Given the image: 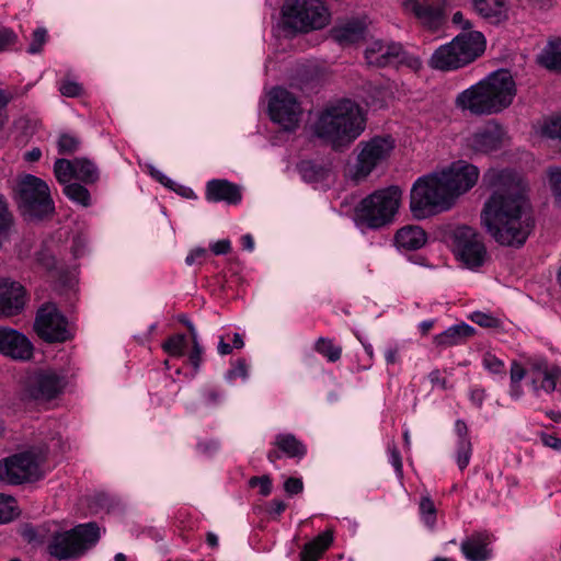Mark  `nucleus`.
Wrapping results in <instances>:
<instances>
[{"instance_id": "f257e3e1", "label": "nucleus", "mask_w": 561, "mask_h": 561, "mask_svg": "<svg viewBox=\"0 0 561 561\" xmlns=\"http://www.w3.org/2000/svg\"><path fill=\"white\" fill-rule=\"evenodd\" d=\"M483 182L491 191L482 209V221L499 245H523L531 229L529 219H522L528 206L527 183L511 169H490Z\"/></svg>"}, {"instance_id": "f03ea898", "label": "nucleus", "mask_w": 561, "mask_h": 561, "mask_svg": "<svg viewBox=\"0 0 561 561\" xmlns=\"http://www.w3.org/2000/svg\"><path fill=\"white\" fill-rule=\"evenodd\" d=\"M516 95L515 81L507 70H497L459 92L455 107L471 116H489L506 110Z\"/></svg>"}, {"instance_id": "7ed1b4c3", "label": "nucleus", "mask_w": 561, "mask_h": 561, "mask_svg": "<svg viewBox=\"0 0 561 561\" xmlns=\"http://www.w3.org/2000/svg\"><path fill=\"white\" fill-rule=\"evenodd\" d=\"M366 118L359 105L348 99L329 103L318 115L313 125L317 137L333 149L352 144L365 130Z\"/></svg>"}, {"instance_id": "20e7f679", "label": "nucleus", "mask_w": 561, "mask_h": 561, "mask_svg": "<svg viewBox=\"0 0 561 561\" xmlns=\"http://www.w3.org/2000/svg\"><path fill=\"white\" fill-rule=\"evenodd\" d=\"M454 205L438 171L419 178L413 184L410 209L416 218L449 210Z\"/></svg>"}, {"instance_id": "39448f33", "label": "nucleus", "mask_w": 561, "mask_h": 561, "mask_svg": "<svg viewBox=\"0 0 561 561\" xmlns=\"http://www.w3.org/2000/svg\"><path fill=\"white\" fill-rule=\"evenodd\" d=\"M402 198L398 186L377 190L363 198L355 208V217L360 226L378 229L393 221Z\"/></svg>"}, {"instance_id": "423d86ee", "label": "nucleus", "mask_w": 561, "mask_h": 561, "mask_svg": "<svg viewBox=\"0 0 561 561\" xmlns=\"http://www.w3.org/2000/svg\"><path fill=\"white\" fill-rule=\"evenodd\" d=\"M14 198L27 220H42L55 211V203L47 183L32 174H24L16 181Z\"/></svg>"}, {"instance_id": "0eeeda50", "label": "nucleus", "mask_w": 561, "mask_h": 561, "mask_svg": "<svg viewBox=\"0 0 561 561\" xmlns=\"http://www.w3.org/2000/svg\"><path fill=\"white\" fill-rule=\"evenodd\" d=\"M331 14L320 0H286L282 8L283 25L294 32H309L327 26Z\"/></svg>"}, {"instance_id": "6e6552de", "label": "nucleus", "mask_w": 561, "mask_h": 561, "mask_svg": "<svg viewBox=\"0 0 561 561\" xmlns=\"http://www.w3.org/2000/svg\"><path fill=\"white\" fill-rule=\"evenodd\" d=\"M100 537L96 524H80L70 530L55 534L47 549L49 554L58 560L78 558L93 547Z\"/></svg>"}, {"instance_id": "1a4fd4ad", "label": "nucleus", "mask_w": 561, "mask_h": 561, "mask_svg": "<svg viewBox=\"0 0 561 561\" xmlns=\"http://www.w3.org/2000/svg\"><path fill=\"white\" fill-rule=\"evenodd\" d=\"M43 461V455L31 451L12 455L0 461V480L13 485L38 480L44 476Z\"/></svg>"}, {"instance_id": "9d476101", "label": "nucleus", "mask_w": 561, "mask_h": 561, "mask_svg": "<svg viewBox=\"0 0 561 561\" xmlns=\"http://www.w3.org/2000/svg\"><path fill=\"white\" fill-rule=\"evenodd\" d=\"M357 156L356 180L368 176L377 167L386 162L396 148V140L390 135L375 136L367 141H360Z\"/></svg>"}, {"instance_id": "9b49d317", "label": "nucleus", "mask_w": 561, "mask_h": 561, "mask_svg": "<svg viewBox=\"0 0 561 561\" xmlns=\"http://www.w3.org/2000/svg\"><path fill=\"white\" fill-rule=\"evenodd\" d=\"M268 112L271 119L286 130H295L302 114L296 96L279 87L273 88L270 92Z\"/></svg>"}, {"instance_id": "f8f14e48", "label": "nucleus", "mask_w": 561, "mask_h": 561, "mask_svg": "<svg viewBox=\"0 0 561 561\" xmlns=\"http://www.w3.org/2000/svg\"><path fill=\"white\" fill-rule=\"evenodd\" d=\"M34 328L46 342H65L72 337V330L65 316L53 304L44 305L37 312Z\"/></svg>"}, {"instance_id": "ddd939ff", "label": "nucleus", "mask_w": 561, "mask_h": 561, "mask_svg": "<svg viewBox=\"0 0 561 561\" xmlns=\"http://www.w3.org/2000/svg\"><path fill=\"white\" fill-rule=\"evenodd\" d=\"M438 172L454 204L460 195L467 193L477 184L480 176L478 167L465 160L454 161Z\"/></svg>"}, {"instance_id": "4468645a", "label": "nucleus", "mask_w": 561, "mask_h": 561, "mask_svg": "<svg viewBox=\"0 0 561 561\" xmlns=\"http://www.w3.org/2000/svg\"><path fill=\"white\" fill-rule=\"evenodd\" d=\"M66 387L65 377L54 370L34 374L24 389V398L37 404L48 403L59 397Z\"/></svg>"}, {"instance_id": "2eb2a0df", "label": "nucleus", "mask_w": 561, "mask_h": 561, "mask_svg": "<svg viewBox=\"0 0 561 561\" xmlns=\"http://www.w3.org/2000/svg\"><path fill=\"white\" fill-rule=\"evenodd\" d=\"M26 305L24 286L9 277H0V318L21 313Z\"/></svg>"}, {"instance_id": "dca6fc26", "label": "nucleus", "mask_w": 561, "mask_h": 561, "mask_svg": "<svg viewBox=\"0 0 561 561\" xmlns=\"http://www.w3.org/2000/svg\"><path fill=\"white\" fill-rule=\"evenodd\" d=\"M404 3L424 27L437 31L444 25L446 0H405Z\"/></svg>"}, {"instance_id": "f3484780", "label": "nucleus", "mask_w": 561, "mask_h": 561, "mask_svg": "<svg viewBox=\"0 0 561 561\" xmlns=\"http://www.w3.org/2000/svg\"><path fill=\"white\" fill-rule=\"evenodd\" d=\"M432 242L453 243L454 245H483L481 236L474 228L467 225L437 227L432 232Z\"/></svg>"}, {"instance_id": "a211bd4d", "label": "nucleus", "mask_w": 561, "mask_h": 561, "mask_svg": "<svg viewBox=\"0 0 561 561\" xmlns=\"http://www.w3.org/2000/svg\"><path fill=\"white\" fill-rule=\"evenodd\" d=\"M0 354L13 359L26 360L32 357L33 345L21 332L0 327Z\"/></svg>"}, {"instance_id": "6ab92c4d", "label": "nucleus", "mask_w": 561, "mask_h": 561, "mask_svg": "<svg viewBox=\"0 0 561 561\" xmlns=\"http://www.w3.org/2000/svg\"><path fill=\"white\" fill-rule=\"evenodd\" d=\"M504 131L500 125L489 123L466 139L467 147L476 153H490L501 148Z\"/></svg>"}, {"instance_id": "aec40b11", "label": "nucleus", "mask_w": 561, "mask_h": 561, "mask_svg": "<svg viewBox=\"0 0 561 561\" xmlns=\"http://www.w3.org/2000/svg\"><path fill=\"white\" fill-rule=\"evenodd\" d=\"M494 538L490 533L476 531L460 543V551L467 561H490L493 558Z\"/></svg>"}, {"instance_id": "412c9836", "label": "nucleus", "mask_w": 561, "mask_h": 561, "mask_svg": "<svg viewBox=\"0 0 561 561\" xmlns=\"http://www.w3.org/2000/svg\"><path fill=\"white\" fill-rule=\"evenodd\" d=\"M205 198L211 203L225 202L238 205L242 201L240 186L225 179H214L206 183Z\"/></svg>"}, {"instance_id": "4be33fe9", "label": "nucleus", "mask_w": 561, "mask_h": 561, "mask_svg": "<svg viewBox=\"0 0 561 561\" xmlns=\"http://www.w3.org/2000/svg\"><path fill=\"white\" fill-rule=\"evenodd\" d=\"M453 42L466 65L476 60L485 50V37L478 31L462 32Z\"/></svg>"}, {"instance_id": "5701e85b", "label": "nucleus", "mask_w": 561, "mask_h": 561, "mask_svg": "<svg viewBox=\"0 0 561 561\" xmlns=\"http://www.w3.org/2000/svg\"><path fill=\"white\" fill-rule=\"evenodd\" d=\"M398 51L399 43L385 44L381 41H374L368 44L364 55L368 66L382 68L392 66Z\"/></svg>"}, {"instance_id": "b1692460", "label": "nucleus", "mask_w": 561, "mask_h": 561, "mask_svg": "<svg viewBox=\"0 0 561 561\" xmlns=\"http://www.w3.org/2000/svg\"><path fill=\"white\" fill-rule=\"evenodd\" d=\"M430 66L433 69L449 71L466 66L463 62L458 48L451 41L448 44L438 47L430 59Z\"/></svg>"}, {"instance_id": "393cba45", "label": "nucleus", "mask_w": 561, "mask_h": 561, "mask_svg": "<svg viewBox=\"0 0 561 561\" xmlns=\"http://www.w3.org/2000/svg\"><path fill=\"white\" fill-rule=\"evenodd\" d=\"M476 12L492 24L508 19V0H472Z\"/></svg>"}, {"instance_id": "a878e982", "label": "nucleus", "mask_w": 561, "mask_h": 561, "mask_svg": "<svg viewBox=\"0 0 561 561\" xmlns=\"http://www.w3.org/2000/svg\"><path fill=\"white\" fill-rule=\"evenodd\" d=\"M474 333V328L467 323L454 324L434 336V343L439 347H450L466 342Z\"/></svg>"}, {"instance_id": "bb28decb", "label": "nucleus", "mask_w": 561, "mask_h": 561, "mask_svg": "<svg viewBox=\"0 0 561 561\" xmlns=\"http://www.w3.org/2000/svg\"><path fill=\"white\" fill-rule=\"evenodd\" d=\"M365 33V24L354 19L332 30V37L341 45L358 42Z\"/></svg>"}, {"instance_id": "cd10ccee", "label": "nucleus", "mask_w": 561, "mask_h": 561, "mask_svg": "<svg viewBox=\"0 0 561 561\" xmlns=\"http://www.w3.org/2000/svg\"><path fill=\"white\" fill-rule=\"evenodd\" d=\"M453 254L462 267L476 270L488 260L486 248H451Z\"/></svg>"}, {"instance_id": "c85d7f7f", "label": "nucleus", "mask_w": 561, "mask_h": 561, "mask_svg": "<svg viewBox=\"0 0 561 561\" xmlns=\"http://www.w3.org/2000/svg\"><path fill=\"white\" fill-rule=\"evenodd\" d=\"M427 241L432 242V236L417 225L401 227L394 234V245H425Z\"/></svg>"}, {"instance_id": "c756f323", "label": "nucleus", "mask_w": 561, "mask_h": 561, "mask_svg": "<svg viewBox=\"0 0 561 561\" xmlns=\"http://www.w3.org/2000/svg\"><path fill=\"white\" fill-rule=\"evenodd\" d=\"M333 541V533L325 530L306 543L300 553V561H317Z\"/></svg>"}, {"instance_id": "7c9ffc66", "label": "nucleus", "mask_w": 561, "mask_h": 561, "mask_svg": "<svg viewBox=\"0 0 561 561\" xmlns=\"http://www.w3.org/2000/svg\"><path fill=\"white\" fill-rule=\"evenodd\" d=\"M301 179L311 184L322 183L331 172L327 164L317 163L311 160H304L297 165Z\"/></svg>"}, {"instance_id": "2f4dec72", "label": "nucleus", "mask_w": 561, "mask_h": 561, "mask_svg": "<svg viewBox=\"0 0 561 561\" xmlns=\"http://www.w3.org/2000/svg\"><path fill=\"white\" fill-rule=\"evenodd\" d=\"M75 179L91 185L99 181L100 172L93 161L87 158H75Z\"/></svg>"}, {"instance_id": "473e14b6", "label": "nucleus", "mask_w": 561, "mask_h": 561, "mask_svg": "<svg viewBox=\"0 0 561 561\" xmlns=\"http://www.w3.org/2000/svg\"><path fill=\"white\" fill-rule=\"evenodd\" d=\"M62 193L70 202L83 208L93 204L91 193L83 183L70 182L62 187Z\"/></svg>"}, {"instance_id": "72a5a7b5", "label": "nucleus", "mask_w": 561, "mask_h": 561, "mask_svg": "<svg viewBox=\"0 0 561 561\" xmlns=\"http://www.w3.org/2000/svg\"><path fill=\"white\" fill-rule=\"evenodd\" d=\"M13 215L9 210L7 199L0 194V244L11 242L15 233Z\"/></svg>"}, {"instance_id": "f704fd0d", "label": "nucleus", "mask_w": 561, "mask_h": 561, "mask_svg": "<svg viewBox=\"0 0 561 561\" xmlns=\"http://www.w3.org/2000/svg\"><path fill=\"white\" fill-rule=\"evenodd\" d=\"M274 444L288 457H304L307 453L305 445L293 434H278Z\"/></svg>"}, {"instance_id": "c9c22d12", "label": "nucleus", "mask_w": 561, "mask_h": 561, "mask_svg": "<svg viewBox=\"0 0 561 561\" xmlns=\"http://www.w3.org/2000/svg\"><path fill=\"white\" fill-rule=\"evenodd\" d=\"M559 371H538L531 378V388L536 396L542 390L546 393H551L557 389Z\"/></svg>"}, {"instance_id": "e433bc0d", "label": "nucleus", "mask_w": 561, "mask_h": 561, "mask_svg": "<svg viewBox=\"0 0 561 561\" xmlns=\"http://www.w3.org/2000/svg\"><path fill=\"white\" fill-rule=\"evenodd\" d=\"M54 174L59 184L65 186L75 179V159L59 158L54 163Z\"/></svg>"}, {"instance_id": "4c0bfd02", "label": "nucleus", "mask_w": 561, "mask_h": 561, "mask_svg": "<svg viewBox=\"0 0 561 561\" xmlns=\"http://www.w3.org/2000/svg\"><path fill=\"white\" fill-rule=\"evenodd\" d=\"M539 60L548 69H561V43H550L541 53Z\"/></svg>"}, {"instance_id": "58836bf2", "label": "nucleus", "mask_w": 561, "mask_h": 561, "mask_svg": "<svg viewBox=\"0 0 561 561\" xmlns=\"http://www.w3.org/2000/svg\"><path fill=\"white\" fill-rule=\"evenodd\" d=\"M316 351L332 363L337 362L342 355L341 346L335 345L332 340L325 337H320L317 341Z\"/></svg>"}, {"instance_id": "ea45409f", "label": "nucleus", "mask_w": 561, "mask_h": 561, "mask_svg": "<svg viewBox=\"0 0 561 561\" xmlns=\"http://www.w3.org/2000/svg\"><path fill=\"white\" fill-rule=\"evenodd\" d=\"M422 522L430 529H434L436 524V507L430 496H423L419 505Z\"/></svg>"}, {"instance_id": "a19ab883", "label": "nucleus", "mask_w": 561, "mask_h": 561, "mask_svg": "<svg viewBox=\"0 0 561 561\" xmlns=\"http://www.w3.org/2000/svg\"><path fill=\"white\" fill-rule=\"evenodd\" d=\"M187 345L186 336L184 334H175L169 337L163 344L162 348L170 356L181 357L184 355Z\"/></svg>"}, {"instance_id": "79ce46f5", "label": "nucleus", "mask_w": 561, "mask_h": 561, "mask_svg": "<svg viewBox=\"0 0 561 561\" xmlns=\"http://www.w3.org/2000/svg\"><path fill=\"white\" fill-rule=\"evenodd\" d=\"M482 367L493 376L504 378L506 375L505 364L494 354L486 352L482 356Z\"/></svg>"}, {"instance_id": "37998d69", "label": "nucleus", "mask_w": 561, "mask_h": 561, "mask_svg": "<svg viewBox=\"0 0 561 561\" xmlns=\"http://www.w3.org/2000/svg\"><path fill=\"white\" fill-rule=\"evenodd\" d=\"M393 59L392 66H405L413 71H419L422 68V60L417 56L407 53L401 44H399L398 56Z\"/></svg>"}, {"instance_id": "c03bdc74", "label": "nucleus", "mask_w": 561, "mask_h": 561, "mask_svg": "<svg viewBox=\"0 0 561 561\" xmlns=\"http://www.w3.org/2000/svg\"><path fill=\"white\" fill-rule=\"evenodd\" d=\"M16 514V501L14 497L0 494V524L11 522Z\"/></svg>"}, {"instance_id": "a18cd8bd", "label": "nucleus", "mask_w": 561, "mask_h": 561, "mask_svg": "<svg viewBox=\"0 0 561 561\" xmlns=\"http://www.w3.org/2000/svg\"><path fill=\"white\" fill-rule=\"evenodd\" d=\"M472 446L469 438L458 439L456 450V462L460 470L467 468L470 462Z\"/></svg>"}, {"instance_id": "49530a36", "label": "nucleus", "mask_w": 561, "mask_h": 561, "mask_svg": "<svg viewBox=\"0 0 561 561\" xmlns=\"http://www.w3.org/2000/svg\"><path fill=\"white\" fill-rule=\"evenodd\" d=\"M469 319L476 324L482 328H500L502 325V321L500 318L493 316L490 312L483 311H473Z\"/></svg>"}, {"instance_id": "de8ad7c7", "label": "nucleus", "mask_w": 561, "mask_h": 561, "mask_svg": "<svg viewBox=\"0 0 561 561\" xmlns=\"http://www.w3.org/2000/svg\"><path fill=\"white\" fill-rule=\"evenodd\" d=\"M541 135L550 139L561 140V116L550 117L541 126Z\"/></svg>"}, {"instance_id": "09e8293b", "label": "nucleus", "mask_w": 561, "mask_h": 561, "mask_svg": "<svg viewBox=\"0 0 561 561\" xmlns=\"http://www.w3.org/2000/svg\"><path fill=\"white\" fill-rule=\"evenodd\" d=\"M79 140L69 134H64L59 137L57 146L60 154H71L79 148Z\"/></svg>"}, {"instance_id": "8fccbe9b", "label": "nucleus", "mask_w": 561, "mask_h": 561, "mask_svg": "<svg viewBox=\"0 0 561 561\" xmlns=\"http://www.w3.org/2000/svg\"><path fill=\"white\" fill-rule=\"evenodd\" d=\"M421 248H398L400 254L410 263L428 266L426 257L419 251Z\"/></svg>"}, {"instance_id": "3c124183", "label": "nucleus", "mask_w": 561, "mask_h": 561, "mask_svg": "<svg viewBox=\"0 0 561 561\" xmlns=\"http://www.w3.org/2000/svg\"><path fill=\"white\" fill-rule=\"evenodd\" d=\"M47 41V31L44 27H37L32 34V42L27 48V53L37 54L42 50Z\"/></svg>"}, {"instance_id": "603ef678", "label": "nucleus", "mask_w": 561, "mask_h": 561, "mask_svg": "<svg viewBox=\"0 0 561 561\" xmlns=\"http://www.w3.org/2000/svg\"><path fill=\"white\" fill-rule=\"evenodd\" d=\"M548 174L556 201L561 206V168H550Z\"/></svg>"}, {"instance_id": "864d4df0", "label": "nucleus", "mask_w": 561, "mask_h": 561, "mask_svg": "<svg viewBox=\"0 0 561 561\" xmlns=\"http://www.w3.org/2000/svg\"><path fill=\"white\" fill-rule=\"evenodd\" d=\"M59 91L67 98H76L82 94L83 88L76 81L65 80L60 83Z\"/></svg>"}, {"instance_id": "5fc2aeb1", "label": "nucleus", "mask_w": 561, "mask_h": 561, "mask_svg": "<svg viewBox=\"0 0 561 561\" xmlns=\"http://www.w3.org/2000/svg\"><path fill=\"white\" fill-rule=\"evenodd\" d=\"M208 254H209L208 248H195L185 257V263L188 266L199 265L206 261V259L208 257Z\"/></svg>"}, {"instance_id": "6e6d98bb", "label": "nucleus", "mask_w": 561, "mask_h": 561, "mask_svg": "<svg viewBox=\"0 0 561 561\" xmlns=\"http://www.w3.org/2000/svg\"><path fill=\"white\" fill-rule=\"evenodd\" d=\"M238 377L244 380L248 378V366L243 359L237 360L232 368L229 369L226 374V379L228 381H232Z\"/></svg>"}, {"instance_id": "4d7b16f0", "label": "nucleus", "mask_w": 561, "mask_h": 561, "mask_svg": "<svg viewBox=\"0 0 561 561\" xmlns=\"http://www.w3.org/2000/svg\"><path fill=\"white\" fill-rule=\"evenodd\" d=\"M16 39L18 36L12 30L0 27V51L9 49L16 43Z\"/></svg>"}, {"instance_id": "13d9d810", "label": "nucleus", "mask_w": 561, "mask_h": 561, "mask_svg": "<svg viewBox=\"0 0 561 561\" xmlns=\"http://www.w3.org/2000/svg\"><path fill=\"white\" fill-rule=\"evenodd\" d=\"M192 351L188 354V359L192 366L194 367V370L197 371L199 369V366L202 364V356H203V346L199 343V340L192 341Z\"/></svg>"}, {"instance_id": "bf43d9fd", "label": "nucleus", "mask_w": 561, "mask_h": 561, "mask_svg": "<svg viewBox=\"0 0 561 561\" xmlns=\"http://www.w3.org/2000/svg\"><path fill=\"white\" fill-rule=\"evenodd\" d=\"M249 484L251 486H259L260 493L264 496L272 492V481L268 477H253L250 479Z\"/></svg>"}, {"instance_id": "052dcab7", "label": "nucleus", "mask_w": 561, "mask_h": 561, "mask_svg": "<svg viewBox=\"0 0 561 561\" xmlns=\"http://www.w3.org/2000/svg\"><path fill=\"white\" fill-rule=\"evenodd\" d=\"M388 459L398 476H402V459L398 448L392 445L388 446Z\"/></svg>"}, {"instance_id": "680f3d73", "label": "nucleus", "mask_w": 561, "mask_h": 561, "mask_svg": "<svg viewBox=\"0 0 561 561\" xmlns=\"http://www.w3.org/2000/svg\"><path fill=\"white\" fill-rule=\"evenodd\" d=\"M36 260L39 265L47 270H51L55 267V259L49 252V248H43L41 251L36 254Z\"/></svg>"}, {"instance_id": "e2e57ef3", "label": "nucleus", "mask_w": 561, "mask_h": 561, "mask_svg": "<svg viewBox=\"0 0 561 561\" xmlns=\"http://www.w3.org/2000/svg\"><path fill=\"white\" fill-rule=\"evenodd\" d=\"M13 99V95L4 90L0 89V130L3 128L8 121L7 114L3 112L9 102Z\"/></svg>"}, {"instance_id": "0e129e2a", "label": "nucleus", "mask_w": 561, "mask_h": 561, "mask_svg": "<svg viewBox=\"0 0 561 561\" xmlns=\"http://www.w3.org/2000/svg\"><path fill=\"white\" fill-rule=\"evenodd\" d=\"M285 491L290 494H298L302 491L304 484L301 479L298 478H288L284 483Z\"/></svg>"}, {"instance_id": "69168bd1", "label": "nucleus", "mask_w": 561, "mask_h": 561, "mask_svg": "<svg viewBox=\"0 0 561 561\" xmlns=\"http://www.w3.org/2000/svg\"><path fill=\"white\" fill-rule=\"evenodd\" d=\"M451 22L454 25L461 28L463 32L471 31L472 23L465 18L463 13L460 11H457L453 14Z\"/></svg>"}, {"instance_id": "338daca9", "label": "nucleus", "mask_w": 561, "mask_h": 561, "mask_svg": "<svg viewBox=\"0 0 561 561\" xmlns=\"http://www.w3.org/2000/svg\"><path fill=\"white\" fill-rule=\"evenodd\" d=\"M510 373V378L513 383L520 382L526 375L525 368L516 362L512 364Z\"/></svg>"}, {"instance_id": "774afa93", "label": "nucleus", "mask_w": 561, "mask_h": 561, "mask_svg": "<svg viewBox=\"0 0 561 561\" xmlns=\"http://www.w3.org/2000/svg\"><path fill=\"white\" fill-rule=\"evenodd\" d=\"M541 442L546 447L561 451V438L551 434H543L541 436Z\"/></svg>"}]
</instances>
